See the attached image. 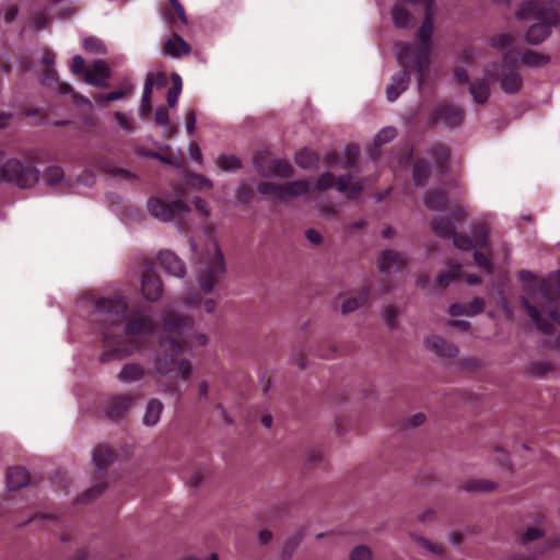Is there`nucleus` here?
Returning <instances> with one entry per match:
<instances>
[{
    "mask_svg": "<svg viewBox=\"0 0 560 560\" xmlns=\"http://www.w3.org/2000/svg\"><path fill=\"white\" fill-rule=\"evenodd\" d=\"M127 310L128 302L119 294L102 296L94 302L91 319L103 328V342L106 348L100 357L102 363L129 357L138 346L127 338L148 337L155 330V322L150 315L131 312L127 316Z\"/></svg>",
    "mask_w": 560,
    "mask_h": 560,
    "instance_id": "obj_1",
    "label": "nucleus"
},
{
    "mask_svg": "<svg viewBox=\"0 0 560 560\" xmlns=\"http://www.w3.org/2000/svg\"><path fill=\"white\" fill-rule=\"evenodd\" d=\"M165 335L160 338L159 351L154 357V372L160 376H166L177 370L183 380H188L191 374V363L188 359H179V355L190 349L192 342L205 346L208 338L203 334H195L194 319L173 310L163 316Z\"/></svg>",
    "mask_w": 560,
    "mask_h": 560,
    "instance_id": "obj_2",
    "label": "nucleus"
},
{
    "mask_svg": "<svg viewBox=\"0 0 560 560\" xmlns=\"http://www.w3.org/2000/svg\"><path fill=\"white\" fill-rule=\"evenodd\" d=\"M465 210L456 206L452 209L451 217H436L431 221V229L435 235L443 238H452L453 244L460 250L475 249V262L486 272L493 271V265L490 258L481 252V249L490 248L489 228L485 222L472 225L471 236L465 233H458L457 223L465 220Z\"/></svg>",
    "mask_w": 560,
    "mask_h": 560,
    "instance_id": "obj_3",
    "label": "nucleus"
},
{
    "mask_svg": "<svg viewBox=\"0 0 560 560\" xmlns=\"http://www.w3.org/2000/svg\"><path fill=\"white\" fill-rule=\"evenodd\" d=\"M435 8L424 10V19L420 26L418 37L419 45L408 43L397 44V59L402 68H413L417 73L418 84L421 88L430 71V49L433 34V16Z\"/></svg>",
    "mask_w": 560,
    "mask_h": 560,
    "instance_id": "obj_4",
    "label": "nucleus"
},
{
    "mask_svg": "<svg viewBox=\"0 0 560 560\" xmlns=\"http://www.w3.org/2000/svg\"><path fill=\"white\" fill-rule=\"evenodd\" d=\"M518 20L534 19L526 33V42L538 45L551 33V28L560 23L559 2L557 0H528L516 11Z\"/></svg>",
    "mask_w": 560,
    "mask_h": 560,
    "instance_id": "obj_5",
    "label": "nucleus"
},
{
    "mask_svg": "<svg viewBox=\"0 0 560 560\" xmlns=\"http://www.w3.org/2000/svg\"><path fill=\"white\" fill-rule=\"evenodd\" d=\"M520 52L509 49L504 52L502 60L491 62L483 69V73L493 82H500L502 91L506 94L517 93L523 86V78L517 68Z\"/></svg>",
    "mask_w": 560,
    "mask_h": 560,
    "instance_id": "obj_6",
    "label": "nucleus"
},
{
    "mask_svg": "<svg viewBox=\"0 0 560 560\" xmlns=\"http://www.w3.org/2000/svg\"><path fill=\"white\" fill-rule=\"evenodd\" d=\"M196 273L203 293H210L215 282L225 273L224 257L218 243L212 242L208 245L206 253L196 264Z\"/></svg>",
    "mask_w": 560,
    "mask_h": 560,
    "instance_id": "obj_7",
    "label": "nucleus"
},
{
    "mask_svg": "<svg viewBox=\"0 0 560 560\" xmlns=\"http://www.w3.org/2000/svg\"><path fill=\"white\" fill-rule=\"evenodd\" d=\"M0 179L13 184L19 188L33 187L39 179L38 170L31 163H23L19 159H9L0 166Z\"/></svg>",
    "mask_w": 560,
    "mask_h": 560,
    "instance_id": "obj_8",
    "label": "nucleus"
},
{
    "mask_svg": "<svg viewBox=\"0 0 560 560\" xmlns=\"http://www.w3.org/2000/svg\"><path fill=\"white\" fill-rule=\"evenodd\" d=\"M259 194L273 200H285L288 197H298L306 195L310 191V184L305 179L288 182L285 184H276L272 182H261L257 186Z\"/></svg>",
    "mask_w": 560,
    "mask_h": 560,
    "instance_id": "obj_9",
    "label": "nucleus"
},
{
    "mask_svg": "<svg viewBox=\"0 0 560 560\" xmlns=\"http://www.w3.org/2000/svg\"><path fill=\"white\" fill-rule=\"evenodd\" d=\"M148 210L152 217L167 222L180 217L190 209L183 200L167 202L161 198L152 197L148 200Z\"/></svg>",
    "mask_w": 560,
    "mask_h": 560,
    "instance_id": "obj_10",
    "label": "nucleus"
},
{
    "mask_svg": "<svg viewBox=\"0 0 560 560\" xmlns=\"http://www.w3.org/2000/svg\"><path fill=\"white\" fill-rule=\"evenodd\" d=\"M254 164L258 173L264 176L290 178L293 175V168L289 162L280 159L267 160L262 153L255 155Z\"/></svg>",
    "mask_w": 560,
    "mask_h": 560,
    "instance_id": "obj_11",
    "label": "nucleus"
},
{
    "mask_svg": "<svg viewBox=\"0 0 560 560\" xmlns=\"http://www.w3.org/2000/svg\"><path fill=\"white\" fill-rule=\"evenodd\" d=\"M465 112L462 107L454 104H441L431 112L430 121L442 122L446 127L454 128L463 122Z\"/></svg>",
    "mask_w": 560,
    "mask_h": 560,
    "instance_id": "obj_12",
    "label": "nucleus"
},
{
    "mask_svg": "<svg viewBox=\"0 0 560 560\" xmlns=\"http://www.w3.org/2000/svg\"><path fill=\"white\" fill-rule=\"evenodd\" d=\"M138 397L139 395L133 393L112 396L105 406L106 417L113 421L122 419Z\"/></svg>",
    "mask_w": 560,
    "mask_h": 560,
    "instance_id": "obj_13",
    "label": "nucleus"
},
{
    "mask_svg": "<svg viewBox=\"0 0 560 560\" xmlns=\"http://www.w3.org/2000/svg\"><path fill=\"white\" fill-rule=\"evenodd\" d=\"M141 289L148 301H158L163 292L162 281L159 275L151 268L144 270L142 275Z\"/></svg>",
    "mask_w": 560,
    "mask_h": 560,
    "instance_id": "obj_14",
    "label": "nucleus"
},
{
    "mask_svg": "<svg viewBox=\"0 0 560 560\" xmlns=\"http://www.w3.org/2000/svg\"><path fill=\"white\" fill-rule=\"evenodd\" d=\"M112 72L108 65L104 60H95L90 69L85 72L84 80L88 84L98 88H107L108 79Z\"/></svg>",
    "mask_w": 560,
    "mask_h": 560,
    "instance_id": "obj_15",
    "label": "nucleus"
},
{
    "mask_svg": "<svg viewBox=\"0 0 560 560\" xmlns=\"http://www.w3.org/2000/svg\"><path fill=\"white\" fill-rule=\"evenodd\" d=\"M406 265V256L393 249L384 250L378 258V268L384 273L402 271Z\"/></svg>",
    "mask_w": 560,
    "mask_h": 560,
    "instance_id": "obj_16",
    "label": "nucleus"
},
{
    "mask_svg": "<svg viewBox=\"0 0 560 560\" xmlns=\"http://www.w3.org/2000/svg\"><path fill=\"white\" fill-rule=\"evenodd\" d=\"M161 267L165 272L174 277L182 278L186 272L183 260L170 250H162L158 257Z\"/></svg>",
    "mask_w": 560,
    "mask_h": 560,
    "instance_id": "obj_17",
    "label": "nucleus"
},
{
    "mask_svg": "<svg viewBox=\"0 0 560 560\" xmlns=\"http://www.w3.org/2000/svg\"><path fill=\"white\" fill-rule=\"evenodd\" d=\"M409 69L404 68L393 75L392 83L386 88V97L389 102L396 101L407 90L410 82Z\"/></svg>",
    "mask_w": 560,
    "mask_h": 560,
    "instance_id": "obj_18",
    "label": "nucleus"
},
{
    "mask_svg": "<svg viewBox=\"0 0 560 560\" xmlns=\"http://www.w3.org/2000/svg\"><path fill=\"white\" fill-rule=\"evenodd\" d=\"M425 346L439 357L454 358L458 354V348L439 336H431L425 339Z\"/></svg>",
    "mask_w": 560,
    "mask_h": 560,
    "instance_id": "obj_19",
    "label": "nucleus"
},
{
    "mask_svg": "<svg viewBox=\"0 0 560 560\" xmlns=\"http://www.w3.org/2000/svg\"><path fill=\"white\" fill-rule=\"evenodd\" d=\"M43 180L46 186L52 188L66 189L70 187L69 182L65 177L62 167L58 165L48 166L43 173Z\"/></svg>",
    "mask_w": 560,
    "mask_h": 560,
    "instance_id": "obj_20",
    "label": "nucleus"
},
{
    "mask_svg": "<svg viewBox=\"0 0 560 560\" xmlns=\"http://www.w3.org/2000/svg\"><path fill=\"white\" fill-rule=\"evenodd\" d=\"M490 82L486 75L469 83V93L476 104H486L490 97Z\"/></svg>",
    "mask_w": 560,
    "mask_h": 560,
    "instance_id": "obj_21",
    "label": "nucleus"
},
{
    "mask_svg": "<svg viewBox=\"0 0 560 560\" xmlns=\"http://www.w3.org/2000/svg\"><path fill=\"white\" fill-rule=\"evenodd\" d=\"M190 50V45L177 33H173L172 37L164 44V52L173 58L188 55Z\"/></svg>",
    "mask_w": 560,
    "mask_h": 560,
    "instance_id": "obj_22",
    "label": "nucleus"
},
{
    "mask_svg": "<svg viewBox=\"0 0 560 560\" xmlns=\"http://www.w3.org/2000/svg\"><path fill=\"white\" fill-rule=\"evenodd\" d=\"M522 306L535 323L538 330L545 335L552 334V324L542 317V313L536 306L532 305L526 299L522 301Z\"/></svg>",
    "mask_w": 560,
    "mask_h": 560,
    "instance_id": "obj_23",
    "label": "nucleus"
},
{
    "mask_svg": "<svg viewBox=\"0 0 560 560\" xmlns=\"http://www.w3.org/2000/svg\"><path fill=\"white\" fill-rule=\"evenodd\" d=\"M30 477L21 466L10 467L7 470V483L10 490H19L28 483Z\"/></svg>",
    "mask_w": 560,
    "mask_h": 560,
    "instance_id": "obj_24",
    "label": "nucleus"
},
{
    "mask_svg": "<svg viewBox=\"0 0 560 560\" xmlns=\"http://www.w3.org/2000/svg\"><path fill=\"white\" fill-rule=\"evenodd\" d=\"M147 374L145 369L139 363H126L117 377L122 383H135L142 380Z\"/></svg>",
    "mask_w": 560,
    "mask_h": 560,
    "instance_id": "obj_25",
    "label": "nucleus"
},
{
    "mask_svg": "<svg viewBox=\"0 0 560 560\" xmlns=\"http://www.w3.org/2000/svg\"><path fill=\"white\" fill-rule=\"evenodd\" d=\"M370 295V289L364 287L357 294L346 296L341 303L342 314H348L365 304Z\"/></svg>",
    "mask_w": 560,
    "mask_h": 560,
    "instance_id": "obj_26",
    "label": "nucleus"
},
{
    "mask_svg": "<svg viewBox=\"0 0 560 560\" xmlns=\"http://www.w3.org/2000/svg\"><path fill=\"white\" fill-rule=\"evenodd\" d=\"M424 205L430 210L443 211L448 205L447 194L443 189L430 190L425 194Z\"/></svg>",
    "mask_w": 560,
    "mask_h": 560,
    "instance_id": "obj_27",
    "label": "nucleus"
},
{
    "mask_svg": "<svg viewBox=\"0 0 560 560\" xmlns=\"http://www.w3.org/2000/svg\"><path fill=\"white\" fill-rule=\"evenodd\" d=\"M116 458V453L107 445H98L93 452V462L98 470H105Z\"/></svg>",
    "mask_w": 560,
    "mask_h": 560,
    "instance_id": "obj_28",
    "label": "nucleus"
},
{
    "mask_svg": "<svg viewBox=\"0 0 560 560\" xmlns=\"http://www.w3.org/2000/svg\"><path fill=\"white\" fill-rule=\"evenodd\" d=\"M163 404L156 398H152L148 401L145 412L143 416V424L147 427H154L160 421L161 413L163 411Z\"/></svg>",
    "mask_w": 560,
    "mask_h": 560,
    "instance_id": "obj_29",
    "label": "nucleus"
},
{
    "mask_svg": "<svg viewBox=\"0 0 560 560\" xmlns=\"http://www.w3.org/2000/svg\"><path fill=\"white\" fill-rule=\"evenodd\" d=\"M97 165H98V168L103 173H105L112 177H120L121 179L128 180V182L137 179V175L133 174L132 172H130L126 168L114 166L106 160L98 161Z\"/></svg>",
    "mask_w": 560,
    "mask_h": 560,
    "instance_id": "obj_30",
    "label": "nucleus"
},
{
    "mask_svg": "<svg viewBox=\"0 0 560 560\" xmlns=\"http://www.w3.org/2000/svg\"><path fill=\"white\" fill-rule=\"evenodd\" d=\"M352 175L346 174L335 178V188L340 192H347L349 197L354 198L361 192V186L352 184Z\"/></svg>",
    "mask_w": 560,
    "mask_h": 560,
    "instance_id": "obj_31",
    "label": "nucleus"
},
{
    "mask_svg": "<svg viewBox=\"0 0 560 560\" xmlns=\"http://www.w3.org/2000/svg\"><path fill=\"white\" fill-rule=\"evenodd\" d=\"M392 19L394 25L399 28H408L413 22L412 14L400 4H395L392 8Z\"/></svg>",
    "mask_w": 560,
    "mask_h": 560,
    "instance_id": "obj_32",
    "label": "nucleus"
},
{
    "mask_svg": "<svg viewBox=\"0 0 560 560\" xmlns=\"http://www.w3.org/2000/svg\"><path fill=\"white\" fill-rule=\"evenodd\" d=\"M427 152L433 158L435 164L443 171L450 159V149L443 143H433Z\"/></svg>",
    "mask_w": 560,
    "mask_h": 560,
    "instance_id": "obj_33",
    "label": "nucleus"
},
{
    "mask_svg": "<svg viewBox=\"0 0 560 560\" xmlns=\"http://www.w3.org/2000/svg\"><path fill=\"white\" fill-rule=\"evenodd\" d=\"M431 173L430 163L424 159L416 161L412 170V177L417 186H423Z\"/></svg>",
    "mask_w": 560,
    "mask_h": 560,
    "instance_id": "obj_34",
    "label": "nucleus"
},
{
    "mask_svg": "<svg viewBox=\"0 0 560 560\" xmlns=\"http://www.w3.org/2000/svg\"><path fill=\"white\" fill-rule=\"evenodd\" d=\"M319 161V156L316 152L304 148L295 154V163L305 170L314 167Z\"/></svg>",
    "mask_w": 560,
    "mask_h": 560,
    "instance_id": "obj_35",
    "label": "nucleus"
},
{
    "mask_svg": "<svg viewBox=\"0 0 560 560\" xmlns=\"http://www.w3.org/2000/svg\"><path fill=\"white\" fill-rule=\"evenodd\" d=\"M520 59L528 67H541L550 61L549 56L533 50H526L524 54H520Z\"/></svg>",
    "mask_w": 560,
    "mask_h": 560,
    "instance_id": "obj_36",
    "label": "nucleus"
},
{
    "mask_svg": "<svg viewBox=\"0 0 560 560\" xmlns=\"http://www.w3.org/2000/svg\"><path fill=\"white\" fill-rule=\"evenodd\" d=\"M153 88H154V75H153V73H149L147 75V79L144 82V88H143V93H142V98H141V112L144 115H147L151 112V96H152Z\"/></svg>",
    "mask_w": 560,
    "mask_h": 560,
    "instance_id": "obj_37",
    "label": "nucleus"
},
{
    "mask_svg": "<svg viewBox=\"0 0 560 560\" xmlns=\"http://www.w3.org/2000/svg\"><path fill=\"white\" fill-rule=\"evenodd\" d=\"M462 275V266L453 265L450 267L447 271L441 272L436 278V283L439 287L445 289L447 288L454 280L460 278Z\"/></svg>",
    "mask_w": 560,
    "mask_h": 560,
    "instance_id": "obj_38",
    "label": "nucleus"
},
{
    "mask_svg": "<svg viewBox=\"0 0 560 560\" xmlns=\"http://www.w3.org/2000/svg\"><path fill=\"white\" fill-rule=\"evenodd\" d=\"M217 165L223 171H236L242 167V161L235 155L221 154L217 159Z\"/></svg>",
    "mask_w": 560,
    "mask_h": 560,
    "instance_id": "obj_39",
    "label": "nucleus"
},
{
    "mask_svg": "<svg viewBox=\"0 0 560 560\" xmlns=\"http://www.w3.org/2000/svg\"><path fill=\"white\" fill-rule=\"evenodd\" d=\"M553 370V365L549 361H535L527 366V372L534 377H544Z\"/></svg>",
    "mask_w": 560,
    "mask_h": 560,
    "instance_id": "obj_40",
    "label": "nucleus"
},
{
    "mask_svg": "<svg viewBox=\"0 0 560 560\" xmlns=\"http://www.w3.org/2000/svg\"><path fill=\"white\" fill-rule=\"evenodd\" d=\"M182 79L178 74H173L172 77V86L167 91V105L170 107H174L178 101V96L182 92Z\"/></svg>",
    "mask_w": 560,
    "mask_h": 560,
    "instance_id": "obj_41",
    "label": "nucleus"
},
{
    "mask_svg": "<svg viewBox=\"0 0 560 560\" xmlns=\"http://www.w3.org/2000/svg\"><path fill=\"white\" fill-rule=\"evenodd\" d=\"M302 541V534L298 533L289 537L283 545L281 559L290 560L294 550L298 548L300 542Z\"/></svg>",
    "mask_w": 560,
    "mask_h": 560,
    "instance_id": "obj_42",
    "label": "nucleus"
},
{
    "mask_svg": "<svg viewBox=\"0 0 560 560\" xmlns=\"http://www.w3.org/2000/svg\"><path fill=\"white\" fill-rule=\"evenodd\" d=\"M106 487H107L106 482H104V481L97 482L96 485H94L93 487H91L90 489L84 491L78 498V501L81 503H88V502L94 500L95 498H97L98 495H101L105 491Z\"/></svg>",
    "mask_w": 560,
    "mask_h": 560,
    "instance_id": "obj_43",
    "label": "nucleus"
},
{
    "mask_svg": "<svg viewBox=\"0 0 560 560\" xmlns=\"http://www.w3.org/2000/svg\"><path fill=\"white\" fill-rule=\"evenodd\" d=\"M495 485L493 482L478 479V480H470L467 481L464 489L468 492H476V491H491L493 490Z\"/></svg>",
    "mask_w": 560,
    "mask_h": 560,
    "instance_id": "obj_44",
    "label": "nucleus"
},
{
    "mask_svg": "<svg viewBox=\"0 0 560 560\" xmlns=\"http://www.w3.org/2000/svg\"><path fill=\"white\" fill-rule=\"evenodd\" d=\"M30 22L34 31H42L50 23V18L43 11L31 14Z\"/></svg>",
    "mask_w": 560,
    "mask_h": 560,
    "instance_id": "obj_45",
    "label": "nucleus"
},
{
    "mask_svg": "<svg viewBox=\"0 0 560 560\" xmlns=\"http://www.w3.org/2000/svg\"><path fill=\"white\" fill-rule=\"evenodd\" d=\"M83 48L93 54L105 55L106 49L102 40L96 37H88L83 42Z\"/></svg>",
    "mask_w": 560,
    "mask_h": 560,
    "instance_id": "obj_46",
    "label": "nucleus"
},
{
    "mask_svg": "<svg viewBox=\"0 0 560 560\" xmlns=\"http://www.w3.org/2000/svg\"><path fill=\"white\" fill-rule=\"evenodd\" d=\"M188 184L198 189V190H205L212 188V183L209 178L205 177L201 174H191L188 177Z\"/></svg>",
    "mask_w": 560,
    "mask_h": 560,
    "instance_id": "obj_47",
    "label": "nucleus"
},
{
    "mask_svg": "<svg viewBox=\"0 0 560 560\" xmlns=\"http://www.w3.org/2000/svg\"><path fill=\"white\" fill-rule=\"evenodd\" d=\"M514 43V37L509 33L497 34L491 38V46L495 49H504Z\"/></svg>",
    "mask_w": 560,
    "mask_h": 560,
    "instance_id": "obj_48",
    "label": "nucleus"
},
{
    "mask_svg": "<svg viewBox=\"0 0 560 560\" xmlns=\"http://www.w3.org/2000/svg\"><path fill=\"white\" fill-rule=\"evenodd\" d=\"M544 533L536 527H528L524 533L517 535V541L522 545H526L530 541L541 538Z\"/></svg>",
    "mask_w": 560,
    "mask_h": 560,
    "instance_id": "obj_49",
    "label": "nucleus"
},
{
    "mask_svg": "<svg viewBox=\"0 0 560 560\" xmlns=\"http://www.w3.org/2000/svg\"><path fill=\"white\" fill-rule=\"evenodd\" d=\"M544 296L548 300L549 302V307L548 310H542L544 313H546L548 315V318L555 323H557L559 326H560V313L558 312L557 310V301L556 299H552L550 296V294L544 290Z\"/></svg>",
    "mask_w": 560,
    "mask_h": 560,
    "instance_id": "obj_50",
    "label": "nucleus"
},
{
    "mask_svg": "<svg viewBox=\"0 0 560 560\" xmlns=\"http://www.w3.org/2000/svg\"><path fill=\"white\" fill-rule=\"evenodd\" d=\"M396 137V129L393 127H387L382 129L374 139L375 147H381L385 143L390 142Z\"/></svg>",
    "mask_w": 560,
    "mask_h": 560,
    "instance_id": "obj_51",
    "label": "nucleus"
},
{
    "mask_svg": "<svg viewBox=\"0 0 560 560\" xmlns=\"http://www.w3.org/2000/svg\"><path fill=\"white\" fill-rule=\"evenodd\" d=\"M335 175L331 172L323 173L316 182V189L318 191H325L329 188L335 187Z\"/></svg>",
    "mask_w": 560,
    "mask_h": 560,
    "instance_id": "obj_52",
    "label": "nucleus"
},
{
    "mask_svg": "<svg viewBox=\"0 0 560 560\" xmlns=\"http://www.w3.org/2000/svg\"><path fill=\"white\" fill-rule=\"evenodd\" d=\"M466 315L474 316L480 314L485 308V300L482 298H474L472 301L465 304Z\"/></svg>",
    "mask_w": 560,
    "mask_h": 560,
    "instance_id": "obj_53",
    "label": "nucleus"
},
{
    "mask_svg": "<svg viewBox=\"0 0 560 560\" xmlns=\"http://www.w3.org/2000/svg\"><path fill=\"white\" fill-rule=\"evenodd\" d=\"M360 149L355 144H348L345 149L346 165L345 167H352L359 156Z\"/></svg>",
    "mask_w": 560,
    "mask_h": 560,
    "instance_id": "obj_54",
    "label": "nucleus"
},
{
    "mask_svg": "<svg viewBox=\"0 0 560 560\" xmlns=\"http://www.w3.org/2000/svg\"><path fill=\"white\" fill-rule=\"evenodd\" d=\"M371 557L370 548L364 545L355 547L350 553V560H371Z\"/></svg>",
    "mask_w": 560,
    "mask_h": 560,
    "instance_id": "obj_55",
    "label": "nucleus"
},
{
    "mask_svg": "<svg viewBox=\"0 0 560 560\" xmlns=\"http://www.w3.org/2000/svg\"><path fill=\"white\" fill-rule=\"evenodd\" d=\"M416 541H418L422 547H424L427 550L434 555H442L444 552V546L433 544L430 540L423 538V537H416Z\"/></svg>",
    "mask_w": 560,
    "mask_h": 560,
    "instance_id": "obj_56",
    "label": "nucleus"
},
{
    "mask_svg": "<svg viewBox=\"0 0 560 560\" xmlns=\"http://www.w3.org/2000/svg\"><path fill=\"white\" fill-rule=\"evenodd\" d=\"M168 1H170V4H171L174 13L179 19L180 23L186 25L188 21H187V15H186L184 7L180 4V2L178 0H168Z\"/></svg>",
    "mask_w": 560,
    "mask_h": 560,
    "instance_id": "obj_57",
    "label": "nucleus"
},
{
    "mask_svg": "<svg viewBox=\"0 0 560 560\" xmlns=\"http://www.w3.org/2000/svg\"><path fill=\"white\" fill-rule=\"evenodd\" d=\"M397 315V310L392 305L387 306L384 311L385 323L390 329L395 327Z\"/></svg>",
    "mask_w": 560,
    "mask_h": 560,
    "instance_id": "obj_58",
    "label": "nucleus"
},
{
    "mask_svg": "<svg viewBox=\"0 0 560 560\" xmlns=\"http://www.w3.org/2000/svg\"><path fill=\"white\" fill-rule=\"evenodd\" d=\"M454 78L458 84H468L471 82L469 80L468 71L463 67H456L454 69Z\"/></svg>",
    "mask_w": 560,
    "mask_h": 560,
    "instance_id": "obj_59",
    "label": "nucleus"
},
{
    "mask_svg": "<svg viewBox=\"0 0 560 560\" xmlns=\"http://www.w3.org/2000/svg\"><path fill=\"white\" fill-rule=\"evenodd\" d=\"M71 71L74 74H85V61L81 56L77 55L72 58Z\"/></svg>",
    "mask_w": 560,
    "mask_h": 560,
    "instance_id": "obj_60",
    "label": "nucleus"
},
{
    "mask_svg": "<svg viewBox=\"0 0 560 560\" xmlns=\"http://www.w3.org/2000/svg\"><path fill=\"white\" fill-rule=\"evenodd\" d=\"M254 197V190L248 185H242L237 190V199L242 202H247Z\"/></svg>",
    "mask_w": 560,
    "mask_h": 560,
    "instance_id": "obj_61",
    "label": "nucleus"
},
{
    "mask_svg": "<svg viewBox=\"0 0 560 560\" xmlns=\"http://www.w3.org/2000/svg\"><path fill=\"white\" fill-rule=\"evenodd\" d=\"M155 122L160 126H167L170 121L168 110L165 107H159L155 112Z\"/></svg>",
    "mask_w": 560,
    "mask_h": 560,
    "instance_id": "obj_62",
    "label": "nucleus"
},
{
    "mask_svg": "<svg viewBox=\"0 0 560 560\" xmlns=\"http://www.w3.org/2000/svg\"><path fill=\"white\" fill-rule=\"evenodd\" d=\"M131 85H128L121 90L113 91L106 94V100H109V102L117 101L120 98H124L126 95H128L131 91Z\"/></svg>",
    "mask_w": 560,
    "mask_h": 560,
    "instance_id": "obj_63",
    "label": "nucleus"
},
{
    "mask_svg": "<svg viewBox=\"0 0 560 560\" xmlns=\"http://www.w3.org/2000/svg\"><path fill=\"white\" fill-rule=\"evenodd\" d=\"M323 458V455L320 453V451L318 450H311L307 455H306V465H308L310 467H313L315 466L317 463H319Z\"/></svg>",
    "mask_w": 560,
    "mask_h": 560,
    "instance_id": "obj_64",
    "label": "nucleus"
}]
</instances>
